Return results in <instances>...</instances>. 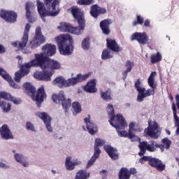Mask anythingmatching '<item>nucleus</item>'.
<instances>
[{"mask_svg": "<svg viewBox=\"0 0 179 179\" xmlns=\"http://www.w3.org/2000/svg\"><path fill=\"white\" fill-rule=\"evenodd\" d=\"M138 148L140 149L138 156H143L146 153V150H149L148 143L146 141L140 142Z\"/></svg>", "mask_w": 179, "mask_h": 179, "instance_id": "obj_35", "label": "nucleus"}, {"mask_svg": "<svg viewBox=\"0 0 179 179\" xmlns=\"http://www.w3.org/2000/svg\"><path fill=\"white\" fill-rule=\"evenodd\" d=\"M162 144L164 145V149L169 150L170 149V146L171 145V141L168 138H164L162 140Z\"/></svg>", "mask_w": 179, "mask_h": 179, "instance_id": "obj_49", "label": "nucleus"}, {"mask_svg": "<svg viewBox=\"0 0 179 179\" xmlns=\"http://www.w3.org/2000/svg\"><path fill=\"white\" fill-rule=\"evenodd\" d=\"M104 150L112 160H118L120 155L116 148H113L111 145H107L104 147Z\"/></svg>", "mask_w": 179, "mask_h": 179, "instance_id": "obj_25", "label": "nucleus"}, {"mask_svg": "<svg viewBox=\"0 0 179 179\" xmlns=\"http://www.w3.org/2000/svg\"><path fill=\"white\" fill-rule=\"evenodd\" d=\"M81 47L85 51H87L90 48V38L87 37L84 38L81 43Z\"/></svg>", "mask_w": 179, "mask_h": 179, "instance_id": "obj_43", "label": "nucleus"}, {"mask_svg": "<svg viewBox=\"0 0 179 179\" xmlns=\"http://www.w3.org/2000/svg\"><path fill=\"white\" fill-rule=\"evenodd\" d=\"M144 27H150V20L147 19L144 21Z\"/></svg>", "mask_w": 179, "mask_h": 179, "instance_id": "obj_58", "label": "nucleus"}, {"mask_svg": "<svg viewBox=\"0 0 179 179\" xmlns=\"http://www.w3.org/2000/svg\"><path fill=\"white\" fill-rule=\"evenodd\" d=\"M85 92L87 93H96L97 88H96V79L90 80L84 87Z\"/></svg>", "mask_w": 179, "mask_h": 179, "instance_id": "obj_29", "label": "nucleus"}, {"mask_svg": "<svg viewBox=\"0 0 179 179\" xmlns=\"http://www.w3.org/2000/svg\"><path fill=\"white\" fill-rule=\"evenodd\" d=\"M42 51L41 54H44L46 57H52L57 53V46L51 43H47L42 47Z\"/></svg>", "mask_w": 179, "mask_h": 179, "instance_id": "obj_22", "label": "nucleus"}, {"mask_svg": "<svg viewBox=\"0 0 179 179\" xmlns=\"http://www.w3.org/2000/svg\"><path fill=\"white\" fill-rule=\"evenodd\" d=\"M162 131L159 127V123L152 120H148V127L144 130V136H150L153 139H157L160 136Z\"/></svg>", "mask_w": 179, "mask_h": 179, "instance_id": "obj_9", "label": "nucleus"}, {"mask_svg": "<svg viewBox=\"0 0 179 179\" xmlns=\"http://www.w3.org/2000/svg\"><path fill=\"white\" fill-rule=\"evenodd\" d=\"M145 162H148L149 166L156 169L157 171H164V170H166V164L158 158L150 156H143L139 159V163H141V164H143Z\"/></svg>", "mask_w": 179, "mask_h": 179, "instance_id": "obj_8", "label": "nucleus"}, {"mask_svg": "<svg viewBox=\"0 0 179 179\" xmlns=\"http://www.w3.org/2000/svg\"><path fill=\"white\" fill-rule=\"evenodd\" d=\"M35 59H32L35 68L39 66L41 69H60L61 64L59 62L50 59L48 57L44 55V53H36L34 55Z\"/></svg>", "mask_w": 179, "mask_h": 179, "instance_id": "obj_4", "label": "nucleus"}, {"mask_svg": "<svg viewBox=\"0 0 179 179\" xmlns=\"http://www.w3.org/2000/svg\"><path fill=\"white\" fill-rule=\"evenodd\" d=\"M150 58L151 64H157V62H160L163 59V56H162L160 52H157L156 54H152Z\"/></svg>", "mask_w": 179, "mask_h": 179, "instance_id": "obj_39", "label": "nucleus"}, {"mask_svg": "<svg viewBox=\"0 0 179 179\" xmlns=\"http://www.w3.org/2000/svg\"><path fill=\"white\" fill-rule=\"evenodd\" d=\"M101 58L102 59H110V58H113V55L108 49H106L102 52Z\"/></svg>", "mask_w": 179, "mask_h": 179, "instance_id": "obj_48", "label": "nucleus"}, {"mask_svg": "<svg viewBox=\"0 0 179 179\" xmlns=\"http://www.w3.org/2000/svg\"><path fill=\"white\" fill-rule=\"evenodd\" d=\"M24 92L27 96H29L31 99L34 94H36V87L30 83H25L22 85Z\"/></svg>", "mask_w": 179, "mask_h": 179, "instance_id": "obj_27", "label": "nucleus"}, {"mask_svg": "<svg viewBox=\"0 0 179 179\" xmlns=\"http://www.w3.org/2000/svg\"><path fill=\"white\" fill-rule=\"evenodd\" d=\"M14 157L18 163L22 164L24 167H29V162H26L27 159L21 154H15Z\"/></svg>", "mask_w": 179, "mask_h": 179, "instance_id": "obj_34", "label": "nucleus"}, {"mask_svg": "<svg viewBox=\"0 0 179 179\" xmlns=\"http://www.w3.org/2000/svg\"><path fill=\"white\" fill-rule=\"evenodd\" d=\"M2 99L10 101V99H12V95L9 92H0V100H2Z\"/></svg>", "mask_w": 179, "mask_h": 179, "instance_id": "obj_47", "label": "nucleus"}, {"mask_svg": "<svg viewBox=\"0 0 179 179\" xmlns=\"http://www.w3.org/2000/svg\"><path fill=\"white\" fill-rule=\"evenodd\" d=\"M119 136H122L123 138H129V133L127 132V131H120V129H125V127L123 129H117Z\"/></svg>", "mask_w": 179, "mask_h": 179, "instance_id": "obj_50", "label": "nucleus"}, {"mask_svg": "<svg viewBox=\"0 0 179 179\" xmlns=\"http://www.w3.org/2000/svg\"><path fill=\"white\" fill-rule=\"evenodd\" d=\"M0 76H1L4 80L8 82L10 86H11L13 89H20V86L13 81L12 77L9 76V73H8L2 67H0Z\"/></svg>", "mask_w": 179, "mask_h": 179, "instance_id": "obj_19", "label": "nucleus"}, {"mask_svg": "<svg viewBox=\"0 0 179 179\" xmlns=\"http://www.w3.org/2000/svg\"><path fill=\"white\" fill-rule=\"evenodd\" d=\"M106 47L108 50H110L113 52H121V51L124 50L122 47H120V45H118L115 40L108 38L106 39Z\"/></svg>", "mask_w": 179, "mask_h": 179, "instance_id": "obj_21", "label": "nucleus"}, {"mask_svg": "<svg viewBox=\"0 0 179 179\" xmlns=\"http://www.w3.org/2000/svg\"><path fill=\"white\" fill-rule=\"evenodd\" d=\"M97 157H99V156L94 155V152L93 156L91 157V159L89 160L87 164V169H89V167H91V166H93V164H94V162H96V159H97Z\"/></svg>", "mask_w": 179, "mask_h": 179, "instance_id": "obj_52", "label": "nucleus"}, {"mask_svg": "<svg viewBox=\"0 0 179 179\" xmlns=\"http://www.w3.org/2000/svg\"><path fill=\"white\" fill-rule=\"evenodd\" d=\"M125 66L127 69L122 73L123 80L127 79V77L128 76V72H131V71H132V68L135 66V64L129 60H127L126 62Z\"/></svg>", "mask_w": 179, "mask_h": 179, "instance_id": "obj_33", "label": "nucleus"}, {"mask_svg": "<svg viewBox=\"0 0 179 179\" xmlns=\"http://www.w3.org/2000/svg\"><path fill=\"white\" fill-rule=\"evenodd\" d=\"M101 97L105 101L113 100V97L111 96V91L110 90H107L105 92H101Z\"/></svg>", "mask_w": 179, "mask_h": 179, "instance_id": "obj_42", "label": "nucleus"}, {"mask_svg": "<svg viewBox=\"0 0 179 179\" xmlns=\"http://www.w3.org/2000/svg\"><path fill=\"white\" fill-rule=\"evenodd\" d=\"M72 108L76 114H79V113H82V106H80V103H79V102H73L72 103Z\"/></svg>", "mask_w": 179, "mask_h": 179, "instance_id": "obj_46", "label": "nucleus"}, {"mask_svg": "<svg viewBox=\"0 0 179 179\" xmlns=\"http://www.w3.org/2000/svg\"><path fill=\"white\" fill-rule=\"evenodd\" d=\"M29 31H30V24H27L21 41L13 42L12 45H13V47L18 48V50L20 51H23L26 45H27V43H29Z\"/></svg>", "mask_w": 179, "mask_h": 179, "instance_id": "obj_12", "label": "nucleus"}, {"mask_svg": "<svg viewBox=\"0 0 179 179\" xmlns=\"http://www.w3.org/2000/svg\"><path fill=\"white\" fill-rule=\"evenodd\" d=\"M36 115L43 121L46 127V129L49 132H52V127H51V117L45 112H38L36 113Z\"/></svg>", "mask_w": 179, "mask_h": 179, "instance_id": "obj_18", "label": "nucleus"}, {"mask_svg": "<svg viewBox=\"0 0 179 179\" xmlns=\"http://www.w3.org/2000/svg\"><path fill=\"white\" fill-rule=\"evenodd\" d=\"M54 75V72L43 70L34 73V77L38 80H44L45 82H51V77Z\"/></svg>", "mask_w": 179, "mask_h": 179, "instance_id": "obj_17", "label": "nucleus"}, {"mask_svg": "<svg viewBox=\"0 0 179 179\" xmlns=\"http://www.w3.org/2000/svg\"><path fill=\"white\" fill-rule=\"evenodd\" d=\"M25 10H26V17L30 23H33L34 22V18L33 17V15H34V12L36 10V6L33 3L27 1L25 4Z\"/></svg>", "mask_w": 179, "mask_h": 179, "instance_id": "obj_16", "label": "nucleus"}, {"mask_svg": "<svg viewBox=\"0 0 179 179\" xmlns=\"http://www.w3.org/2000/svg\"><path fill=\"white\" fill-rule=\"evenodd\" d=\"M157 148L160 149L162 152H164V145L157 144L155 141L148 144V152H156Z\"/></svg>", "mask_w": 179, "mask_h": 179, "instance_id": "obj_31", "label": "nucleus"}, {"mask_svg": "<svg viewBox=\"0 0 179 179\" xmlns=\"http://www.w3.org/2000/svg\"><path fill=\"white\" fill-rule=\"evenodd\" d=\"M0 167L1 169H7L8 168V166L5 164H3L2 162H0Z\"/></svg>", "mask_w": 179, "mask_h": 179, "instance_id": "obj_61", "label": "nucleus"}, {"mask_svg": "<svg viewBox=\"0 0 179 179\" xmlns=\"http://www.w3.org/2000/svg\"><path fill=\"white\" fill-rule=\"evenodd\" d=\"M142 86V82L141 81V79H137L134 84V87L136 89L137 92H140L141 90H143V88H141Z\"/></svg>", "mask_w": 179, "mask_h": 179, "instance_id": "obj_53", "label": "nucleus"}, {"mask_svg": "<svg viewBox=\"0 0 179 179\" xmlns=\"http://www.w3.org/2000/svg\"><path fill=\"white\" fill-rule=\"evenodd\" d=\"M172 110L173 113V118L175 121V127H176V135H179V117L177 115V107L176 106V103H172Z\"/></svg>", "mask_w": 179, "mask_h": 179, "instance_id": "obj_32", "label": "nucleus"}, {"mask_svg": "<svg viewBox=\"0 0 179 179\" xmlns=\"http://www.w3.org/2000/svg\"><path fill=\"white\" fill-rule=\"evenodd\" d=\"M26 129H27V131H31V132H36V128L34 127V124H33L30 122H27Z\"/></svg>", "mask_w": 179, "mask_h": 179, "instance_id": "obj_54", "label": "nucleus"}, {"mask_svg": "<svg viewBox=\"0 0 179 179\" xmlns=\"http://www.w3.org/2000/svg\"><path fill=\"white\" fill-rule=\"evenodd\" d=\"M176 101L178 110H179V94L176 95Z\"/></svg>", "mask_w": 179, "mask_h": 179, "instance_id": "obj_60", "label": "nucleus"}, {"mask_svg": "<svg viewBox=\"0 0 179 179\" xmlns=\"http://www.w3.org/2000/svg\"><path fill=\"white\" fill-rule=\"evenodd\" d=\"M94 3V0H78L77 4L83 6H89L90 5H93Z\"/></svg>", "mask_w": 179, "mask_h": 179, "instance_id": "obj_45", "label": "nucleus"}, {"mask_svg": "<svg viewBox=\"0 0 179 179\" xmlns=\"http://www.w3.org/2000/svg\"><path fill=\"white\" fill-rule=\"evenodd\" d=\"M169 99H170L171 101H173L174 100V98L173 97L172 95H171V96H169Z\"/></svg>", "mask_w": 179, "mask_h": 179, "instance_id": "obj_62", "label": "nucleus"}, {"mask_svg": "<svg viewBox=\"0 0 179 179\" xmlns=\"http://www.w3.org/2000/svg\"><path fill=\"white\" fill-rule=\"evenodd\" d=\"M60 0H43V3L37 0L38 12L43 22L46 16H57L59 13Z\"/></svg>", "mask_w": 179, "mask_h": 179, "instance_id": "obj_2", "label": "nucleus"}, {"mask_svg": "<svg viewBox=\"0 0 179 179\" xmlns=\"http://www.w3.org/2000/svg\"><path fill=\"white\" fill-rule=\"evenodd\" d=\"M176 161L178 163H179V158H178V157H176Z\"/></svg>", "mask_w": 179, "mask_h": 179, "instance_id": "obj_64", "label": "nucleus"}, {"mask_svg": "<svg viewBox=\"0 0 179 179\" xmlns=\"http://www.w3.org/2000/svg\"><path fill=\"white\" fill-rule=\"evenodd\" d=\"M92 76L91 72H88L86 74H78L76 77L71 78L68 80H66L62 76L57 77L53 81V85H58L59 87H69V86H75L77 83L83 82L86 79H89V77Z\"/></svg>", "mask_w": 179, "mask_h": 179, "instance_id": "obj_5", "label": "nucleus"}, {"mask_svg": "<svg viewBox=\"0 0 179 179\" xmlns=\"http://www.w3.org/2000/svg\"><path fill=\"white\" fill-rule=\"evenodd\" d=\"M71 157H66V162H65V166L66 170L69 171H71L72 170L75 169L76 166H79L80 164V161H74L73 162L72 161Z\"/></svg>", "mask_w": 179, "mask_h": 179, "instance_id": "obj_28", "label": "nucleus"}, {"mask_svg": "<svg viewBox=\"0 0 179 179\" xmlns=\"http://www.w3.org/2000/svg\"><path fill=\"white\" fill-rule=\"evenodd\" d=\"M145 92H146V88L143 87L141 91H138V94L137 95V101L141 103V101H143V99L146 98V95L145 94Z\"/></svg>", "mask_w": 179, "mask_h": 179, "instance_id": "obj_44", "label": "nucleus"}, {"mask_svg": "<svg viewBox=\"0 0 179 179\" xmlns=\"http://www.w3.org/2000/svg\"><path fill=\"white\" fill-rule=\"evenodd\" d=\"M10 101H13V103L14 104H20V103H22V100L19 99H16L13 96H11V99H10Z\"/></svg>", "mask_w": 179, "mask_h": 179, "instance_id": "obj_56", "label": "nucleus"}, {"mask_svg": "<svg viewBox=\"0 0 179 179\" xmlns=\"http://www.w3.org/2000/svg\"><path fill=\"white\" fill-rule=\"evenodd\" d=\"M84 122L86 124L87 129L91 135H94L95 134H97V125L94 124V122H92L90 120V115H88L87 117H85L84 119Z\"/></svg>", "mask_w": 179, "mask_h": 179, "instance_id": "obj_23", "label": "nucleus"}, {"mask_svg": "<svg viewBox=\"0 0 179 179\" xmlns=\"http://www.w3.org/2000/svg\"><path fill=\"white\" fill-rule=\"evenodd\" d=\"M0 17L7 22V23H16L17 20V13L13 10H6L1 9L0 10Z\"/></svg>", "mask_w": 179, "mask_h": 179, "instance_id": "obj_13", "label": "nucleus"}, {"mask_svg": "<svg viewBox=\"0 0 179 179\" xmlns=\"http://www.w3.org/2000/svg\"><path fill=\"white\" fill-rule=\"evenodd\" d=\"M31 68H36L34 66V62H33V59L27 63H24L23 65H22L20 71H17L15 73V82L19 83V82H20L21 78L26 76V75H29V73H30Z\"/></svg>", "mask_w": 179, "mask_h": 179, "instance_id": "obj_10", "label": "nucleus"}, {"mask_svg": "<svg viewBox=\"0 0 179 179\" xmlns=\"http://www.w3.org/2000/svg\"><path fill=\"white\" fill-rule=\"evenodd\" d=\"M0 107L3 110V113H9L12 108V105L6 101L2 100L0 101Z\"/></svg>", "mask_w": 179, "mask_h": 179, "instance_id": "obj_41", "label": "nucleus"}, {"mask_svg": "<svg viewBox=\"0 0 179 179\" xmlns=\"http://www.w3.org/2000/svg\"><path fill=\"white\" fill-rule=\"evenodd\" d=\"M4 52H6V49L3 45L0 44V54H3Z\"/></svg>", "mask_w": 179, "mask_h": 179, "instance_id": "obj_59", "label": "nucleus"}, {"mask_svg": "<svg viewBox=\"0 0 179 179\" xmlns=\"http://www.w3.org/2000/svg\"><path fill=\"white\" fill-rule=\"evenodd\" d=\"M137 21L133 22V26H137V24H143L145 19L141 15H136Z\"/></svg>", "mask_w": 179, "mask_h": 179, "instance_id": "obj_51", "label": "nucleus"}, {"mask_svg": "<svg viewBox=\"0 0 179 179\" xmlns=\"http://www.w3.org/2000/svg\"><path fill=\"white\" fill-rule=\"evenodd\" d=\"M155 89L156 88H152L148 89L145 91V93L144 92V94H145V97H149V96H154L155 95Z\"/></svg>", "mask_w": 179, "mask_h": 179, "instance_id": "obj_55", "label": "nucleus"}, {"mask_svg": "<svg viewBox=\"0 0 179 179\" xmlns=\"http://www.w3.org/2000/svg\"><path fill=\"white\" fill-rule=\"evenodd\" d=\"M155 76H156V71H152L148 80V85L151 89H156V83H155Z\"/></svg>", "mask_w": 179, "mask_h": 179, "instance_id": "obj_40", "label": "nucleus"}, {"mask_svg": "<svg viewBox=\"0 0 179 179\" xmlns=\"http://www.w3.org/2000/svg\"><path fill=\"white\" fill-rule=\"evenodd\" d=\"M166 134L167 135H171V132H170L169 130H166Z\"/></svg>", "mask_w": 179, "mask_h": 179, "instance_id": "obj_63", "label": "nucleus"}, {"mask_svg": "<svg viewBox=\"0 0 179 179\" xmlns=\"http://www.w3.org/2000/svg\"><path fill=\"white\" fill-rule=\"evenodd\" d=\"M45 43V38L41 32V27H37L35 30L34 39L30 42V47L32 50L40 47L41 44Z\"/></svg>", "mask_w": 179, "mask_h": 179, "instance_id": "obj_11", "label": "nucleus"}, {"mask_svg": "<svg viewBox=\"0 0 179 179\" xmlns=\"http://www.w3.org/2000/svg\"><path fill=\"white\" fill-rule=\"evenodd\" d=\"M1 136L3 139H13V135L10 132L8 124H3L0 129Z\"/></svg>", "mask_w": 179, "mask_h": 179, "instance_id": "obj_26", "label": "nucleus"}, {"mask_svg": "<svg viewBox=\"0 0 179 179\" xmlns=\"http://www.w3.org/2000/svg\"><path fill=\"white\" fill-rule=\"evenodd\" d=\"M52 99L56 104H62L64 113H67L68 110L72 106V101L71 99H66L64 91H60L58 94H54L52 96Z\"/></svg>", "mask_w": 179, "mask_h": 179, "instance_id": "obj_7", "label": "nucleus"}, {"mask_svg": "<svg viewBox=\"0 0 179 179\" xmlns=\"http://www.w3.org/2000/svg\"><path fill=\"white\" fill-rule=\"evenodd\" d=\"M104 143H106V141L104 140L101 138H96L95 143H94V156H100V153H101V151L100 150L99 148H101V146L104 145Z\"/></svg>", "mask_w": 179, "mask_h": 179, "instance_id": "obj_30", "label": "nucleus"}, {"mask_svg": "<svg viewBox=\"0 0 179 179\" xmlns=\"http://www.w3.org/2000/svg\"><path fill=\"white\" fill-rule=\"evenodd\" d=\"M67 12H71L75 20H76L78 27H73L68 22H61L58 29L63 33H71L79 36L86 27V20H85V11L79 8L77 6H73L67 9Z\"/></svg>", "mask_w": 179, "mask_h": 179, "instance_id": "obj_1", "label": "nucleus"}, {"mask_svg": "<svg viewBox=\"0 0 179 179\" xmlns=\"http://www.w3.org/2000/svg\"><path fill=\"white\" fill-rule=\"evenodd\" d=\"M136 173H138V171H136V169L135 168H131L129 170V176L131 177V176H135V174H136Z\"/></svg>", "mask_w": 179, "mask_h": 179, "instance_id": "obj_57", "label": "nucleus"}, {"mask_svg": "<svg viewBox=\"0 0 179 179\" xmlns=\"http://www.w3.org/2000/svg\"><path fill=\"white\" fill-rule=\"evenodd\" d=\"M108 113L110 117V124L114 128H116L117 129H121L126 128V127H128V124H127L124 116H122V115L121 114H117L116 115L117 121L119 122V124H114L113 121L115 120V113H114V106H113V104L108 105Z\"/></svg>", "mask_w": 179, "mask_h": 179, "instance_id": "obj_6", "label": "nucleus"}, {"mask_svg": "<svg viewBox=\"0 0 179 179\" xmlns=\"http://www.w3.org/2000/svg\"><path fill=\"white\" fill-rule=\"evenodd\" d=\"M136 125V124H135L134 122H131L129 124V139H134V138H138V136H136L135 134H134V133H132V131H138V132H141V128L138 129H135Z\"/></svg>", "mask_w": 179, "mask_h": 179, "instance_id": "obj_38", "label": "nucleus"}, {"mask_svg": "<svg viewBox=\"0 0 179 179\" xmlns=\"http://www.w3.org/2000/svg\"><path fill=\"white\" fill-rule=\"evenodd\" d=\"M131 41H138L139 44H141L142 45H145L146 44H149V36L148 34H146L145 32H135L132 34L131 37Z\"/></svg>", "mask_w": 179, "mask_h": 179, "instance_id": "obj_15", "label": "nucleus"}, {"mask_svg": "<svg viewBox=\"0 0 179 179\" xmlns=\"http://www.w3.org/2000/svg\"><path fill=\"white\" fill-rule=\"evenodd\" d=\"M113 23V21L110 19L103 20L100 22L99 26L103 34L108 36L110 34V24Z\"/></svg>", "mask_w": 179, "mask_h": 179, "instance_id": "obj_24", "label": "nucleus"}, {"mask_svg": "<svg viewBox=\"0 0 179 179\" xmlns=\"http://www.w3.org/2000/svg\"><path fill=\"white\" fill-rule=\"evenodd\" d=\"M90 177V173L87 172L85 170H80L76 173L74 179H87Z\"/></svg>", "mask_w": 179, "mask_h": 179, "instance_id": "obj_36", "label": "nucleus"}, {"mask_svg": "<svg viewBox=\"0 0 179 179\" xmlns=\"http://www.w3.org/2000/svg\"><path fill=\"white\" fill-rule=\"evenodd\" d=\"M90 13L94 19H97L100 15L107 13V10L105 8H101L97 4H94L91 6Z\"/></svg>", "mask_w": 179, "mask_h": 179, "instance_id": "obj_20", "label": "nucleus"}, {"mask_svg": "<svg viewBox=\"0 0 179 179\" xmlns=\"http://www.w3.org/2000/svg\"><path fill=\"white\" fill-rule=\"evenodd\" d=\"M31 99L34 101H36L37 107H41V103L47 99V93L44 89V85L37 90L36 94H34Z\"/></svg>", "mask_w": 179, "mask_h": 179, "instance_id": "obj_14", "label": "nucleus"}, {"mask_svg": "<svg viewBox=\"0 0 179 179\" xmlns=\"http://www.w3.org/2000/svg\"><path fill=\"white\" fill-rule=\"evenodd\" d=\"M58 50L62 55H71L73 52V39L69 34H62L55 37Z\"/></svg>", "mask_w": 179, "mask_h": 179, "instance_id": "obj_3", "label": "nucleus"}, {"mask_svg": "<svg viewBox=\"0 0 179 179\" xmlns=\"http://www.w3.org/2000/svg\"><path fill=\"white\" fill-rule=\"evenodd\" d=\"M131 176L129 175V169L123 167L119 172V179H129Z\"/></svg>", "mask_w": 179, "mask_h": 179, "instance_id": "obj_37", "label": "nucleus"}]
</instances>
